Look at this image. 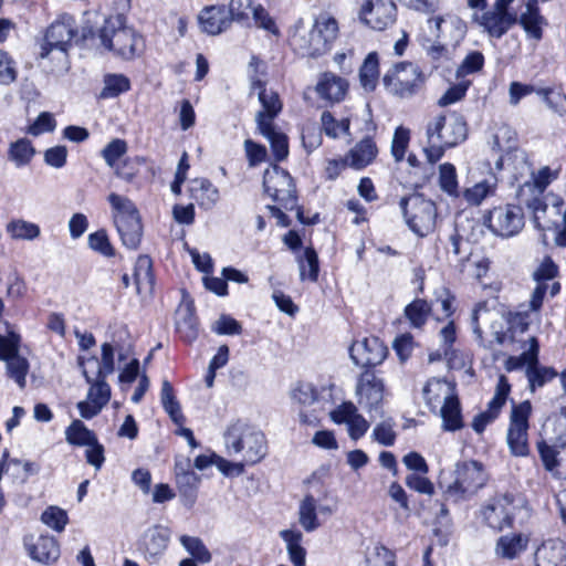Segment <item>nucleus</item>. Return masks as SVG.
Here are the masks:
<instances>
[{
    "label": "nucleus",
    "instance_id": "052dcab7",
    "mask_svg": "<svg viewBox=\"0 0 566 566\" xmlns=\"http://www.w3.org/2000/svg\"><path fill=\"white\" fill-rule=\"evenodd\" d=\"M252 2L250 0H231L227 8L228 14L233 21L243 25L250 24V18L248 10L251 9Z\"/></svg>",
    "mask_w": 566,
    "mask_h": 566
},
{
    "label": "nucleus",
    "instance_id": "6e6d98bb",
    "mask_svg": "<svg viewBox=\"0 0 566 566\" xmlns=\"http://www.w3.org/2000/svg\"><path fill=\"white\" fill-rule=\"evenodd\" d=\"M21 336L15 332L0 335V360L4 361L20 355Z\"/></svg>",
    "mask_w": 566,
    "mask_h": 566
},
{
    "label": "nucleus",
    "instance_id": "49530a36",
    "mask_svg": "<svg viewBox=\"0 0 566 566\" xmlns=\"http://www.w3.org/2000/svg\"><path fill=\"white\" fill-rule=\"evenodd\" d=\"M443 135V145L448 148L454 147L464 142L468 136V127L462 116H453L451 122L446 127Z\"/></svg>",
    "mask_w": 566,
    "mask_h": 566
},
{
    "label": "nucleus",
    "instance_id": "2f4dec72",
    "mask_svg": "<svg viewBox=\"0 0 566 566\" xmlns=\"http://www.w3.org/2000/svg\"><path fill=\"white\" fill-rule=\"evenodd\" d=\"M280 536L286 543L291 563L294 566H305L306 551L302 546V533L295 530H283L280 532Z\"/></svg>",
    "mask_w": 566,
    "mask_h": 566
},
{
    "label": "nucleus",
    "instance_id": "3c124183",
    "mask_svg": "<svg viewBox=\"0 0 566 566\" xmlns=\"http://www.w3.org/2000/svg\"><path fill=\"white\" fill-rule=\"evenodd\" d=\"M484 66V55L480 51H471L463 59L455 71V77L462 78L467 75L481 71Z\"/></svg>",
    "mask_w": 566,
    "mask_h": 566
},
{
    "label": "nucleus",
    "instance_id": "72a5a7b5",
    "mask_svg": "<svg viewBox=\"0 0 566 566\" xmlns=\"http://www.w3.org/2000/svg\"><path fill=\"white\" fill-rule=\"evenodd\" d=\"M379 80V59L377 52H370L359 69V82L366 92H374Z\"/></svg>",
    "mask_w": 566,
    "mask_h": 566
},
{
    "label": "nucleus",
    "instance_id": "37998d69",
    "mask_svg": "<svg viewBox=\"0 0 566 566\" xmlns=\"http://www.w3.org/2000/svg\"><path fill=\"white\" fill-rule=\"evenodd\" d=\"M9 235L14 240H35L40 237L41 230L36 223L23 220L13 219L7 223L6 227Z\"/></svg>",
    "mask_w": 566,
    "mask_h": 566
},
{
    "label": "nucleus",
    "instance_id": "423d86ee",
    "mask_svg": "<svg viewBox=\"0 0 566 566\" xmlns=\"http://www.w3.org/2000/svg\"><path fill=\"white\" fill-rule=\"evenodd\" d=\"M426 75L413 62L402 61L395 63L384 77L385 88L399 98H410L419 93L426 83Z\"/></svg>",
    "mask_w": 566,
    "mask_h": 566
},
{
    "label": "nucleus",
    "instance_id": "9b49d317",
    "mask_svg": "<svg viewBox=\"0 0 566 566\" xmlns=\"http://www.w3.org/2000/svg\"><path fill=\"white\" fill-rule=\"evenodd\" d=\"M76 34L77 30L74 18L70 14H63L60 19L52 22L46 29L43 43L41 45L40 56L44 59L53 50L66 53Z\"/></svg>",
    "mask_w": 566,
    "mask_h": 566
},
{
    "label": "nucleus",
    "instance_id": "f03ea898",
    "mask_svg": "<svg viewBox=\"0 0 566 566\" xmlns=\"http://www.w3.org/2000/svg\"><path fill=\"white\" fill-rule=\"evenodd\" d=\"M97 36L105 49L113 51L124 60H133L145 50L144 38L133 28L124 25L120 14L105 19Z\"/></svg>",
    "mask_w": 566,
    "mask_h": 566
},
{
    "label": "nucleus",
    "instance_id": "c85d7f7f",
    "mask_svg": "<svg viewBox=\"0 0 566 566\" xmlns=\"http://www.w3.org/2000/svg\"><path fill=\"white\" fill-rule=\"evenodd\" d=\"M528 538L523 534L503 535L496 542V554L505 559H515L526 551Z\"/></svg>",
    "mask_w": 566,
    "mask_h": 566
},
{
    "label": "nucleus",
    "instance_id": "c756f323",
    "mask_svg": "<svg viewBox=\"0 0 566 566\" xmlns=\"http://www.w3.org/2000/svg\"><path fill=\"white\" fill-rule=\"evenodd\" d=\"M134 281L137 293L143 290L153 291L155 285V275L153 270V260L149 255L142 254L137 258L134 268Z\"/></svg>",
    "mask_w": 566,
    "mask_h": 566
},
{
    "label": "nucleus",
    "instance_id": "a18cd8bd",
    "mask_svg": "<svg viewBox=\"0 0 566 566\" xmlns=\"http://www.w3.org/2000/svg\"><path fill=\"white\" fill-rule=\"evenodd\" d=\"M103 82L102 98H115L130 90V81L124 74H106Z\"/></svg>",
    "mask_w": 566,
    "mask_h": 566
},
{
    "label": "nucleus",
    "instance_id": "13d9d810",
    "mask_svg": "<svg viewBox=\"0 0 566 566\" xmlns=\"http://www.w3.org/2000/svg\"><path fill=\"white\" fill-rule=\"evenodd\" d=\"M41 520L45 525L54 531L62 532L69 522V516L66 511L57 506H49L42 513Z\"/></svg>",
    "mask_w": 566,
    "mask_h": 566
},
{
    "label": "nucleus",
    "instance_id": "c9c22d12",
    "mask_svg": "<svg viewBox=\"0 0 566 566\" xmlns=\"http://www.w3.org/2000/svg\"><path fill=\"white\" fill-rule=\"evenodd\" d=\"M96 434L83 421L75 419L65 429V440L74 447H87L96 442Z\"/></svg>",
    "mask_w": 566,
    "mask_h": 566
},
{
    "label": "nucleus",
    "instance_id": "2eb2a0df",
    "mask_svg": "<svg viewBox=\"0 0 566 566\" xmlns=\"http://www.w3.org/2000/svg\"><path fill=\"white\" fill-rule=\"evenodd\" d=\"M397 7L392 0L367 1L360 10V20L374 30H385L396 20Z\"/></svg>",
    "mask_w": 566,
    "mask_h": 566
},
{
    "label": "nucleus",
    "instance_id": "4be33fe9",
    "mask_svg": "<svg viewBox=\"0 0 566 566\" xmlns=\"http://www.w3.org/2000/svg\"><path fill=\"white\" fill-rule=\"evenodd\" d=\"M378 148L374 139L369 136L358 142L346 155L348 166L356 170H361L370 165L377 157Z\"/></svg>",
    "mask_w": 566,
    "mask_h": 566
},
{
    "label": "nucleus",
    "instance_id": "f8f14e48",
    "mask_svg": "<svg viewBox=\"0 0 566 566\" xmlns=\"http://www.w3.org/2000/svg\"><path fill=\"white\" fill-rule=\"evenodd\" d=\"M513 503L514 496L511 493L493 496L481 509L483 522L490 528L499 532L512 527L514 523Z\"/></svg>",
    "mask_w": 566,
    "mask_h": 566
},
{
    "label": "nucleus",
    "instance_id": "0eeeda50",
    "mask_svg": "<svg viewBox=\"0 0 566 566\" xmlns=\"http://www.w3.org/2000/svg\"><path fill=\"white\" fill-rule=\"evenodd\" d=\"M399 206L408 228L419 237H424L436 228L438 217L436 203L415 192L402 197Z\"/></svg>",
    "mask_w": 566,
    "mask_h": 566
},
{
    "label": "nucleus",
    "instance_id": "de8ad7c7",
    "mask_svg": "<svg viewBox=\"0 0 566 566\" xmlns=\"http://www.w3.org/2000/svg\"><path fill=\"white\" fill-rule=\"evenodd\" d=\"M510 392H511V384H510L509 379L506 378V376L500 375L496 387H495L494 396L489 401L488 408L485 411H488V413H491L492 416L497 418L499 415L501 413L502 408L504 407V405L507 400Z\"/></svg>",
    "mask_w": 566,
    "mask_h": 566
},
{
    "label": "nucleus",
    "instance_id": "338daca9",
    "mask_svg": "<svg viewBox=\"0 0 566 566\" xmlns=\"http://www.w3.org/2000/svg\"><path fill=\"white\" fill-rule=\"evenodd\" d=\"M302 145L307 154H311L322 145L323 138L318 127L314 124L306 125L302 128Z\"/></svg>",
    "mask_w": 566,
    "mask_h": 566
},
{
    "label": "nucleus",
    "instance_id": "bf43d9fd",
    "mask_svg": "<svg viewBox=\"0 0 566 566\" xmlns=\"http://www.w3.org/2000/svg\"><path fill=\"white\" fill-rule=\"evenodd\" d=\"M471 84V81L462 80L459 83L451 85L439 98L438 105L444 107L461 101L462 98H464L467 91L469 90Z\"/></svg>",
    "mask_w": 566,
    "mask_h": 566
},
{
    "label": "nucleus",
    "instance_id": "f3484780",
    "mask_svg": "<svg viewBox=\"0 0 566 566\" xmlns=\"http://www.w3.org/2000/svg\"><path fill=\"white\" fill-rule=\"evenodd\" d=\"M198 23L203 33L218 35L231 27V19L224 4H212L200 11Z\"/></svg>",
    "mask_w": 566,
    "mask_h": 566
},
{
    "label": "nucleus",
    "instance_id": "473e14b6",
    "mask_svg": "<svg viewBox=\"0 0 566 566\" xmlns=\"http://www.w3.org/2000/svg\"><path fill=\"white\" fill-rule=\"evenodd\" d=\"M200 476L195 472H181L177 475L176 483L184 505L191 507L196 500Z\"/></svg>",
    "mask_w": 566,
    "mask_h": 566
},
{
    "label": "nucleus",
    "instance_id": "680f3d73",
    "mask_svg": "<svg viewBox=\"0 0 566 566\" xmlns=\"http://www.w3.org/2000/svg\"><path fill=\"white\" fill-rule=\"evenodd\" d=\"M292 398L301 405L311 406L318 399V391L311 382H298L292 391Z\"/></svg>",
    "mask_w": 566,
    "mask_h": 566
},
{
    "label": "nucleus",
    "instance_id": "a19ab883",
    "mask_svg": "<svg viewBox=\"0 0 566 566\" xmlns=\"http://www.w3.org/2000/svg\"><path fill=\"white\" fill-rule=\"evenodd\" d=\"M160 401L164 410L169 415L170 419L175 423L180 424L184 422L185 417L181 412L180 403L175 396L172 385L167 379L161 384Z\"/></svg>",
    "mask_w": 566,
    "mask_h": 566
},
{
    "label": "nucleus",
    "instance_id": "69168bd1",
    "mask_svg": "<svg viewBox=\"0 0 566 566\" xmlns=\"http://www.w3.org/2000/svg\"><path fill=\"white\" fill-rule=\"evenodd\" d=\"M56 127V120L54 116L49 112H42L39 114L32 125L28 127V134L32 136H39L43 133H51Z\"/></svg>",
    "mask_w": 566,
    "mask_h": 566
},
{
    "label": "nucleus",
    "instance_id": "f704fd0d",
    "mask_svg": "<svg viewBox=\"0 0 566 566\" xmlns=\"http://www.w3.org/2000/svg\"><path fill=\"white\" fill-rule=\"evenodd\" d=\"M441 417L443 429L447 431H457L463 427L461 406L457 396H448L441 407Z\"/></svg>",
    "mask_w": 566,
    "mask_h": 566
},
{
    "label": "nucleus",
    "instance_id": "39448f33",
    "mask_svg": "<svg viewBox=\"0 0 566 566\" xmlns=\"http://www.w3.org/2000/svg\"><path fill=\"white\" fill-rule=\"evenodd\" d=\"M453 475V482L444 491L447 499L453 502H459L474 495L489 480L483 463L476 460L458 462Z\"/></svg>",
    "mask_w": 566,
    "mask_h": 566
},
{
    "label": "nucleus",
    "instance_id": "6ab92c4d",
    "mask_svg": "<svg viewBox=\"0 0 566 566\" xmlns=\"http://www.w3.org/2000/svg\"><path fill=\"white\" fill-rule=\"evenodd\" d=\"M254 90H259V101L262 105V109L255 116L256 127H261L262 124L274 125V118L282 111L279 94L273 91L268 92L263 80L254 81Z\"/></svg>",
    "mask_w": 566,
    "mask_h": 566
},
{
    "label": "nucleus",
    "instance_id": "a878e982",
    "mask_svg": "<svg viewBox=\"0 0 566 566\" xmlns=\"http://www.w3.org/2000/svg\"><path fill=\"white\" fill-rule=\"evenodd\" d=\"M190 197L203 209H211L219 200V190L207 178L195 179L189 189Z\"/></svg>",
    "mask_w": 566,
    "mask_h": 566
},
{
    "label": "nucleus",
    "instance_id": "4c0bfd02",
    "mask_svg": "<svg viewBox=\"0 0 566 566\" xmlns=\"http://www.w3.org/2000/svg\"><path fill=\"white\" fill-rule=\"evenodd\" d=\"M298 523L307 533L314 532L321 526L317 518L316 500L312 494H306L300 503Z\"/></svg>",
    "mask_w": 566,
    "mask_h": 566
},
{
    "label": "nucleus",
    "instance_id": "9d476101",
    "mask_svg": "<svg viewBox=\"0 0 566 566\" xmlns=\"http://www.w3.org/2000/svg\"><path fill=\"white\" fill-rule=\"evenodd\" d=\"M484 224L497 237H514L524 227L523 209L516 205L494 207L484 214Z\"/></svg>",
    "mask_w": 566,
    "mask_h": 566
},
{
    "label": "nucleus",
    "instance_id": "20e7f679",
    "mask_svg": "<svg viewBox=\"0 0 566 566\" xmlns=\"http://www.w3.org/2000/svg\"><path fill=\"white\" fill-rule=\"evenodd\" d=\"M115 211L113 219L122 243L129 250H137L143 238V223L136 205L127 197L115 192L107 198Z\"/></svg>",
    "mask_w": 566,
    "mask_h": 566
},
{
    "label": "nucleus",
    "instance_id": "0e129e2a",
    "mask_svg": "<svg viewBox=\"0 0 566 566\" xmlns=\"http://www.w3.org/2000/svg\"><path fill=\"white\" fill-rule=\"evenodd\" d=\"M558 275V266L551 256H545L533 273V279L538 284H547Z\"/></svg>",
    "mask_w": 566,
    "mask_h": 566
},
{
    "label": "nucleus",
    "instance_id": "c03bdc74",
    "mask_svg": "<svg viewBox=\"0 0 566 566\" xmlns=\"http://www.w3.org/2000/svg\"><path fill=\"white\" fill-rule=\"evenodd\" d=\"M6 363V375L8 378L12 379L20 389L25 388L27 386V376L30 370V363L29 360L18 355L13 358H10L8 360H4Z\"/></svg>",
    "mask_w": 566,
    "mask_h": 566
},
{
    "label": "nucleus",
    "instance_id": "cd10ccee",
    "mask_svg": "<svg viewBox=\"0 0 566 566\" xmlns=\"http://www.w3.org/2000/svg\"><path fill=\"white\" fill-rule=\"evenodd\" d=\"M78 366L83 369V376L91 388L87 392V399L95 402L101 408H104L111 399V387L106 382V378H95V380L88 375L84 368V358L78 357Z\"/></svg>",
    "mask_w": 566,
    "mask_h": 566
},
{
    "label": "nucleus",
    "instance_id": "864d4df0",
    "mask_svg": "<svg viewBox=\"0 0 566 566\" xmlns=\"http://www.w3.org/2000/svg\"><path fill=\"white\" fill-rule=\"evenodd\" d=\"M128 146L126 140L115 138L111 140L101 151L105 163L111 167H116L118 160L127 153Z\"/></svg>",
    "mask_w": 566,
    "mask_h": 566
},
{
    "label": "nucleus",
    "instance_id": "f257e3e1",
    "mask_svg": "<svg viewBox=\"0 0 566 566\" xmlns=\"http://www.w3.org/2000/svg\"><path fill=\"white\" fill-rule=\"evenodd\" d=\"M338 33L337 21L332 17L321 15L307 28L298 19L290 34V45L302 56L317 57L327 53Z\"/></svg>",
    "mask_w": 566,
    "mask_h": 566
},
{
    "label": "nucleus",
    "instance_id": "58836bf2",
    "mask_svg": "<svg viewBox=\"0 0 566 566\" xmlns=\"http://www.w3.org/2000/svg\"><path fill=\"white\" fill-rule=\"evenodd\" d=\"M301 281L316 282L319 274V260L313 247H306L303 254L297 256Z\"/></svg>",
    "mask_w": 566,
    "mask_h": 566
},
{
    "label": "nucleus",
    "instance_id": "4d7b16f0",
    "mask_svg": "<svg viewBox=\"0 0 566 566\" xmlns=\"http://www.w3.org/2000/svg\"><path fill=\"white\" fill-rule=\"evenodd\" d=\"M410 140V130L403 126L395 129L391 142V155L396 161H402Z\"/></svg>",
    "mask_w": 566,
    "mask_h": 566
},
{
    "label": "nucleus",
    "instance_id": "b1692460",
    "mask_svg": "<svg viewBox=\"0 0 566 566\" xmlns=\"http://www.w3.org/2000/svg\"><path fill=\"white\" fill-rule=\"evenodd\" d=\"M29 555L39 563L51 564L60 557V545L53 536L41 535L36 542L29 547Z\"/></svg>",
    "mask_w": 566,
    "mask_h": 566
},
{
    "label": "nucleus",
    "instance_id": "6e6552de",
    "mask_svg": "<svg viewBox=\"0 0 566 566\" xmlns=\"http://www.w3.org/2000/svg\"><path fill=\"white\" fill-rule=\"evenodd\" d=\"M533 407L530 400L520 403L513 401L506 432L510 453L516 458L530 454L528 430Z\"/></svg>",
    "mask_w": 566,
    "mask_h": 566
},
{
    "label": "nucleus",
    "instance_id": "774afa93",
    "mask_svg": "<svg viewBox=\"0 0 566 566\" xmlns=\"http://www.w3.org/2000/svg\"><path fill=\"white\" fill-rule=\"evenodd\" d=\"M371 437L381 446H394L397 437L396 432L394 431V423L390 421H382L378 423L374 428Z\"/></svg>",
    "mask_w": 566,
    "mask_h": 566
},
{
    "label": "nucleus",
    "instance_id": "a211bd4d",
    "mask_svg": "<svg viewBox=\"0 0 566 566\" xmlns=\"http://www.w3.org/2000/svg\"><path fill=\"white\" fill-rule=\"evenodd\" d=\"M434 22L437 39L446 43L452 50H455L465 38V22L455 15H449L448 18L437 17L434 18Z\"/></svg>",
    "mask_w": 566,
    "mask_h": 566
},
{
    "label": "nucleus",
    "instance_id": "412c9836",
    "mask_svg": "<svg viewBox=\"0 0 566 566\" xmlns=\"http://www.w3.org/2000/svg\"><path fill=\"white\" fill-rule=\"evenodd\" d=\"M535 566H566V545L559 539L542 543L534 553Z\"/></svg>",
    "mask_w": 566,
    "mask_h": 566
},
{
    "label": "nucleus",
    "instance_id": "5701e85b",
    "mask_svg": "<svg viewBox=\"0 0 566 566\" xmlns=\"http://www.w3.org/2000/svg\"><path fill=\"white\" fill-rule=\"evenodd\" d=\"M347 91V82L333 73H324L316 85L319 97L329 102H339Z\"/></svg>",
    "mask_w": 566,
    "mask_h": 566
},
{
    "label": "nucleus",
    "instance_id": "8fccbe9b",
    "mask_svg": "<svg viewBox=\"0 0 566 566\" xmlns=\"http://www.w3.org/2000/svg\"><path fill=\"white\" fill-rule=\"evenodd\" d=\"M87 244L91 250L105 256L113 258L116 254L115 248L109 241L105 229H99L87 237Z\"/></svg>",
    "mask_w": 566,
    "mask_h": 566
},
{
    "label": "nucleus",
    "instance_id": "e2e57ef3",
    "mask_svg": "<svg viewBox=\"0 0 566 566\" xmlns=\"http://www.w3.org/2000/svg\"><path fill=\"white\" fill-rule=\"evenodd\" d=\"M101 361L97 369V378H107L115 370L114 347L109 343L102 344Z\"/></svg>",
    "mask_w": 566,
    "mask_h": 566
},
{
    "label": "nucleus",
    "instance_id": "ea45409f",
    "mask_svg": "<svg viewBox=\"0 0 566 566\" xmlns=\"http://www.w3.org/2000/svg\"><path fill=\"white\" fill-rule=\"evenodd\" d=\"M525 376L528 381L530 391L535 392L537 388H542L554 380L558 376V373L554 367L537 364L534 366H527L525 369Z\"/></svg>",
    "mask_w": 566,
    "mask_h": 566
},
{
    "label": "nucleus",
    "instance_id": "4468645a",
    "mask_svg": "<svg viewBox=\"0 0 566 566\" xmlns=\"http://www.w3.org/2000/svg\"><path fill=\"white\" fill-rule=\"evenodd\" d=\"M385 385L373 370H364L357 381L358 403L368 412L378 411L384 399Z\"/></svg>",
    "mask_w": 566,
    "mask_h": 566
},
{
    "label": "nucleus",
    "instance_id": "dca6fc26",
    "mask_svg": "<svg viewBox=\"0 0 566 566\" xmlns=\"http://www.w3.org/2000/svg\"><path fill=\"white\" fill-rule=\"evenodd\" d=\"M170 541V530L163 525H155L143 534L139 551L149 563H157L164 555Z\"/></svg>",
    "mask_w": 566,
    "mask_h": 566
},
{
    "label": "nucleus",
    "instance_id": "e433bc0d",
    "mask_svg": "<svg viewBox=\"0 0 566 566\" xmlns=\"http://www.w3.org/2000/svg\"><path fill=\"white\" fill-rule=\"evenodd\" d=\"M431 312L432 306L424 298L413 300L403 310L405 317L412 328H422L431 315Z\"/></svg>",
    "mask_w": 566,
    "mask_h": 566
},
{
    "label": "nucleus",
    "instance_id": "5fc2aeb1",
    "mask_svg": "<svg viewBox=\"0 0 566 566\" xmlns=\"http://www.w3.org/2000/svg\"><path fill=\"white\" fill-rule=\"evenodd\" d=\"M180 543L195 559L201 563L210 562L211 554L199 537L182 535Z\"/></svg>",
    "mask_w": 566,
    "mask_h": 566
},
{
    "label": "nucleus",
    "instance_id": "7c9ffc66",
    "mask_svg": "<svg viewBox=\"0 0 566 566\" xmlns=\"http://www.w3.org/2000/svg\"><path fill=\"white\" fill-rule=\"evenodd\" d=\"M517 23L523 28L526 36L539 42L543 39V28L547 25V20L541 14V10L524 11L517 17Z\"/></svg>",
    "mask_w": 566,
    "mask_h": 566
},
{
    "label": "nucleus",
    "instance_id": "393cba45",
    "mask_svg": "<svg viewBox=\"0 0 566 566\" xmlns=\"http://www.w3.org/2000/svg\"><path fill=\"white\" fill-rule=\"evenodd\" d=\"M180 315L176 322V331L185 343L191 344L199 336V322L193 303H187Z\"/></svg>",
    "mask_w": 566,
    "mask_h": 566
},
{
    "label": "nucleus",
    "instance_id": "bb28decb",
    "mask_svg": "<svg viewBox=\"0 0 566 566\" xmlns=\"http://www.w3.org/2000/svg\"><path fill=\"white\" fill-rule=\"evenodd\" d=\"M258 130L269 140L275 161L285 160L289 156V137L286 134L276 130L275 126L270 124H262L261 127H258Z\"/></svg>",
    "mask_w": 566,
    "mask_h": 566
},
{
    "label": "nucleus",
    "instance_id": "09e8293b",
    "mask_svg": "<svg viewBox=\"0 0 566 566\" xmlns=\"http://www.w3.org/2000/svg\"><path fill=\"white\" fill-rule=\"evenodd\" d=\"M536 449L543 467L548 472H554L565 461V458H558L556 447L548 444L544 439L536 442Z\"/></svg>",
    "mask_w": 566,
    "mask_h": 566
},
{
    "label": "nucleus",
    "instance_id": "7ed1b4c3",
    "mask_svg": "<svg viewBox=\"0 0 566 566\" xmlns=\"http://www.w3.org/2000/svg\"><path fill=\"white\" fill-rule=\"evenodd\" d=\"M224 442L230 453H242L244 463L249 465L261 462L268 454L265 434L241 420L229 426Z\"/></svg>",
    "mask_w": 566,
    "mask_h": 566
},
{
    "label": "nucleus",
    "instance_id": "603ef678",
    "mask_svg": "<svg viewBox=\"0 0 566 566\" xmlns=\"http://www.w3.org/2000/svg\"><path fill=\"white\" fill-rule=\"evenodd\" d=\"M439 186L442 191L450 196H458V179L455 167L444 163L439 167Z\"/></svg>",
    "mask_w": 566,
    "mask_h": 566
},
{
    "label": "nucleus",
    "instance_id": "1a4fd4ad",
    "mask_svg": "<svg viewBox=\"0 0 566 566\" xmlns=\"http://www.w3.org/2000/svg\"><path fill=\"white\" fill-rule=\"evenodd\" d=\"M263 188L273 201L279 202L285 210L296 207V185L290 172L279 165H273L263 174Z\"/></svg>",
    "mask_w": 566,
    "mask_h": 566
},
{
    "label": "nucleus",
    "instance_id": "ddd939ff",
    "mask_svg": "<svg viewBox=\"0 0 566 566\" xmlns=\"http://www.w3.org/2000/svg\"><path fill=\"white\" fill-rule=\"evenodd\" d=\"M387 354V346L376 336L355 340L349 347L350 359L356 366L365 368V370H371L374 367L382 364Z\"/></svg>",
    "mask_w": 566,
    "mask_h": 566
},
{
    "label": "nucleus",
    "instance_id": "aec40b11",
    "mask_svg": "<svg viewBox=\"0 0 566 566\" xmlns=\"http://www.w3.org/2000/svg\"><path fill=\"white\" fill-rule=\"evenodd\" d=\"M479 23L491 38L501 39L517 23V15L513 12L489 10L482 13Z\"/></svg>",
    "mask_w": 566,
    "mask_h": 566
},
{
    "label": "nucleus",
    "instance_id": "79ce46f5",
    "mask_svg": "<svg viewBox=\"0 0 566 566\" xmlns=\"http://www.w3.org/2000/svg\"><path fill=\"white\" fill-rule=\"evenodd\" d=\"M35 155V148L28 138H20L9 145L8 159L17 167H23L31 163Z\"/></svg>",
    "mask_w": 566,
    "mask_h": 566
}]
</instances>
